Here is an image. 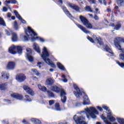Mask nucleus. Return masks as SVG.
Returning a JSON list of instances; mask_svg holds the SVG:
<instances>
[{"mask_svg": "<svg viewBox=\"0 0 124 124\" xmlns=\"http://www.w3.org/2000/svg\"><path fill=\"white\" fill-rule=\"evenodd\" d=\"M25 33L27 36H24V41H28L30 38H31V41H34L35 39H38L41 42H44L45 41L43 38L38 37L37 34H36L30 27H28L27 30H26Z\"/></svg>", "mask_w": 124, "mask_h": 124, "instance_id": "obj_1", "label": "nucleus"}, {"mask_svg": "<svg viewBox=\"0 0 124 124\" xmlns=\"http://www.w3.org/2000/svg\"><path fill=\"white\" fill-rule=\"evenodd\" d=\"M49 52L47 50V48L45 46L44 47L43 49L42 54H41V56L42 58L46 63L48 64V65H50L51 67H53L54 68H56V65L54 64V63L50 60L49 58Z\"/></svg>", "mask_w": 124, "mask_h": 124, "instance_id": "obj_2", "label": "nucleus"}, {"mask_svg": "<svg viewBox=\"0 0 124 124\" xmlns=\"http://www.w3.org/2000/svg\"><path fill=\"white\" fill-rule=\"evenodd\" d=\"M84 110L88 119H90V117H91L92 119H96V115H98L97 110L93 107H91L90 108H87Z\"/></svg>", "mask_w": 124, "mask_h": 124, "instance_id": "obj_3", "label": "nucleus"}, {"mask_svg": "<svg viewBox=\"0 0 124 124\" xmlns=\"http://www.w3.org/2000/svg\"><path fill=\"white\" fill-rule=\"evenodd\" d=\"M50 90L52 92H55V93L61 92L62 102L63 103H65L66 101V96H65V95H66V93H65V92L64 91V90H63V89H60V88H59V87H58V86L54 85L51 86Z\"/></svg>", "mask_w": 124, "mask_h": 124, "instance_id": "obj_4", "label": "nucleus"}, {"mask_svg": "<svg viewBox=\"0 0 124 124\" xmlns=\"http://www.w3.org/2000/svg\"><path fill=\"white\" fill-rule=\"evenodd\" d=\"M16 49L17 50L18 54L21 55L22 54V47L19 46H16L14 45L11 46L9 48V53L12 54V55H16Z\"/></svg>", "mask_w": 124, "mask_h": 124, "instance_id": "obj_5", "label": "nucleus"}, {"mask_svg": "<svg viewBox=\"0 0 124 124\" xmlns=\"http://www.w3.org/2000/svg\"><path fill=\"white\" fill-rule=\"evenodd\" d=\"M79 19L83 24L84 26H86L88 29H93V25L89 22V20L86 18L84 16H79Z\"/></svg>", "mask_w": 124, "mask_h": 124, "instance_id": "obj_6", "label": "nucleus"}, {"mask_svg": "<svg viewBox=\"0 0 124 124\" xmlns=\"http://www.w3.org/2000/svg\"><path fill=\"white\" fill-rule=\"evenodd\" d=\"M73 119L77 124H87L84 121H85V117L83 116L78 117L77 115H74Z\"/></svg>", "mask_w": 124, "mask_h": 124, "instance_id": "obj_7", "label": "nucleus"}, {"mask_svg": "<svg viewBox=\"0 0 124 124\" xmlns=\"http://www.w3.org/2000/svg\"><path fill=\"white\" fill-rule=\"evenodd\" d=\"M103 109H105V110H106V111H108V119L110 121V122H115L116 121V119L115 117H113V115L112 114V112H111V110H110V109H109V108L108 107H106L105 106H103Z\"/></svg>", "mask_w": 124, "mask_h": 124, "instance_id": "obj_8", "label": "nucleus"}, {"mask_svg": "<svg viewBox=\"0 0 124 124\" xmlns=\"http://www.w3.org/2000/svg\"><path fill=\"white\" fill-rule=\"evenodd\" d=\"M27 53H26V57L28 60L30 62H33V57L31 56V54L32 52H31V49L30 48H26Z\"/></svg>", "mask_w": 124, "mask_h": 124, "instance_id": "obj_9", "label": "nucleus"}, {"mask_svg": "<svg viewBox=\"0 0 124 124\" xmlns=\"http://www.w3.org/2000/svg\"><path fill=\"white\" fill-rule=\"evenodd\" d=\"M16 66V62L10 61L7 63V65L6 66V68H7V69H8L9 70H13V69H15Z\"/></svg>", "mask_w": 124, "mask_h": 124, "instance_id": "obj_10", "label": "nucleus"}, {"mask_svg": "<svg viewBox=\"0 0 124 124\" xmlns=\"http://www.w3.org/2000/svg\"><path fill=\"white\" fill-rule=\"evenodd\" d=\"M26 76H25V75L23 74H21L16 76V80H17L18 82L22 83V82H24V81L26 80Z\"/></svg>", "mask_w": 124, "mask_h": 124, "instance_id": "obj_11", "label": "nucleus"}, {"mask_svg": "<svg viewBox=\"0 0 124 124\" xmlns=\"http://www.w3.org/2000/svg\"><path fill=\"white\" fill-rule=\"evenodd\" d=\"M74 88L77 91V93L74 92L75 95L77 97H79V96L82 95V93H81V91H80V89H79V88H78V86H77V85L74 84Z\"/></svg>", "mask_w": 124, "mask_h": 124, "instance_id": "obj_12", "label": "nucleus"}, {"mask_svg": "<svg viewBox=\"0 0 124 124\" xmlns=\"http://www.w3.org/2000/svg\"><path fill=\"white\" fill-rule=\"evenodd\" d=\"M23 89L24 90L27 92L28 93H29V94H31V95H34V92L31 89L30 87L28 85H24L23 86Z\"/></svg>", "mask_w": 124, "mask_h": 124, "instance_id": "obj_13", "label": "nucleus"}, {"mask_svg": "<svg viewBox=\"0 0 124 124\" xmlns=\"http://www.w3.org/2000/svg\"><path fill=\"white\" fill-rule=\"evenodd\" d=\"M67 5L69 6V7L72 8V9H74L76 11H79V10H80V8L77 5H75V4L68 3Z\"/></svg>", "mask_w": 124, "mask_h": 124, "instance_id": "obj_14", "label": "nucleus"}, {"mask_svg": "<svg viewBox=\"0 0 124 124\" xmlns=\"http://www.w3.org/2000/svg\"><path fill=\"white\" fill-rule=\"evenodd\" d=\"M11 96L12 97L16 98V99H17L18 100H22V99H23V96L20 94L13 93L11 94Z\"/></svg>", "mask_w": 124, "mask_h": 124, "instance_id": "obj_15", "label": "nucleus"}, {"mask_svg": "<svg viewBox=\"0 0 124 124\" xmlns=\"http://www.w3.org/2000/svg\"><path fill=\"white\" fill-rule=\"evenodd\" d=\"M14 13H15L16 17L17 18V19H18V20H20L22 22V23H23V24H25V23H26V21L24 19H23V18H22V17H21V16H20V15H19V13H18V12H17V11H16V10H15L14 11Z\"/></svg>", "mask_w": 124, "mask_h": 124, "instance_id": "obj_16", "label": "nucleus"}, {"mask_svg": "<svg viewBox=\"0 0 124 124\" xmlns=\"http://www.w3.org/2000/svg\"><path fill=\"white\" fill-rule=\"evenodd\" d=\"M77 26H78V28L81 30L84 33H86V34H88V33H90L91 32L90 31H88L85 27H84L83 26L80 25V24H77Z\"/></svg>", "mask_w": 124, "mask_h": 124, "instance_id": "obj_17", "label": "nucleus"}, {"mask_svg": "<svg viewBox=\"0 0 124 124\" xmlns=\"http://www.w3.org/2000/svg\"><path fill=\"white\" fill-rule=\"evenodd\" d=\"M83 105H90V104H91L90 103V100L89 99V98L87 95H84L83 97Z\"/></svg>", "mask_w": 124, "mask_h": 124, "instance_id": "obj_18", "label": "nucleus"}, {"mask_svg": "<svg viewBox=\"0 0 124 124\" xmlns=\"http://www.w3.org/2000/svg\"><path fill=\"white\" fill-rule=\"evenodd\" d=\"M104 49L106 51V52H108L109 54V56L111 57H113L114 56V53L113 52H112V50H111V48L108 46H105Z\"/></svg>", "mask_w": 124, "mask_h": 124, "instance_id": "obj_19", "label": "nucleus"}, {"mask_svg": "<svg viewBox=\"0 0 124 124\" xmlns=\"http://www.w3.org/2000/svg\"><path fill=\"white\" fill-rule=\"evenodd\" d=\"M18 40V36H17V34L16 33L13 32L12 33V41L13 42H15V41H17Z\"/></svg>", "mask_w": 124, "mask_h": 124, "instance_id": "obj_20", "label": "nucleus"}, {"mask_svg": "<svg viewBox=\"0 0 124 124\" xmlns=\"http://www.w3.org/2000/svg\"><path fill=\"white\" fill-rule=\"evenodd\" d=\"M62 10H63L64 13H65V14H66V15L68 16V17H69V18H72V16H71V14H70L69 11L67 10V9H66V7H63Z\"/></svg>", "mask_w": 124, "mask_h": 124, "instance_id": "obj_21", "label": "nucleus"}, {"mask_svg": "<svg viewBox=\"0 0 124 124\" xmlns=\"http://www.w3.org/2000/svg\"><path fill=\"white\" fill-rule=\"evenodd\" d=\"M38 88L39 90L42 92H46L47 91V88L45 86H42L40 84L38 85Z\"/></svg>", "mask_w": 124, "mask_h": 124, "instance_id": "obj_22", "label": "nucleus"}, {"mask_svg": "<svg viewBox=\"0 0 124 124\" xmlns=\"http://www.w3.org/2000/svg\"><path fill=\"white\" fill-rule=\"evenodd\" d=\"M46 83L48 85H52L54 83V79L51 78H48L46 79Z\"/></svg>", "mask_w": 124, "mask_h": 124, "instance_id": "obj_23", "label": "nucleus"}, {"mask_svg": "<svg viewBox=\"0 0 124 124\" xmlns=\"http://www.w3.org/2000/svg\"><path fill=\"white\" fill-rule=\"evenodd\" d=\"M33 48L34 50L37 52V53H40V48H39V46H38V45L34 43L33 44Z\"/></svg>", "mask_w": 124, "mask_h": 124, "instance_id": "obj_24", "label": "nucleus"}, {"mask_svg": "<svg viewBox=\"0 0 124 124\" xmlns=\"http://www.w3.org/2000/svg\"><path fill=\"white\" fill-rule=\"evenodd\" d=\"M31 122L34 123V124H41V122L38 119L35 118H32L31 120Z\"/></svg>", "mask_w": 124, "mask_h": 124, "instance_id": "obj_25", "label": "nucleus"}, {"mask_svg": "<svg viewBox=\"0 0 124 124\" xmlns=\"http://www.w3.org/2000/svg\"><path fill=\"white\" fill-rule=\"evenodd\" d=\"M93 37L94 40H97V41H98V43H99V44H100V45H101V44H102V42L101 41V38H100V37L97 38L95 35H93Z\"/></svg>", "mask_w": 124, "mask_h": 124, "instance_id": "obj_26", "label": "nucleus"}, {"mask_svg": "<svg viewBox=\"0 0 124 124\" xmlns=\"http://www.w3.org/2000/svg\"><path fill=\"white\" fill-rule=\"evenodd\" d=\"M1 75L3 78H7V80L8 79V76H9V74H8V73L6 72H3L1 73Z\"/></svg>", "mask_w": 124, "mask_h": 124, "instance_id": "obj_27", "label": "nucleus"}, {"mask_svg": "<svg viewBox=\"0 0 124 124\" xmlns=\"http://www.w3.org/2000/svg\"><path fill=\"white\" fill-rule=\"evenodd\" d=\"M0 26H3V27H5V26H6L4 20L1 17H0Z\"/></svg>", "mask_w": 124, "mask_h": 124, "instance_id": "obj_28", "label": "nucleus"}, {"mask_svg": "<svg viewBox=\"0 0 124 124\" xmlns=\"http://www.w3.org/2000/svg\"><path fill=\"white\" fill-rule=\"evenodd\" d=\"M57 66L61 70H64V71L65 70V68H64V67H63V65H62V63L60 62L57 63Z\"/></svg>", "mask_w": 124, "mask_h": 124, "instance_id": "obj_29", "label": "nucleus"}, {"mask_svg": "<svg viewBox=\"0 0 124 124\" xmlns=\"http://www.w3.org/2000/svg\"><path fill=\"white\" fill-rule=\"evenodd\" d=\"M6 89V84L4 83L2 84H0V90L1 91H3Z\"/></svg>", "mask_w": 124, "mask_h": 124, "instance_id": "obj_30", "label": "nucleus"}, {"mask_svg": "<svg viewBox=\"0 0 124 124\" xmlns=\"http://www.w3.org/2000/svg\"><path fill=\"white\" fill-rule=\"evenodd\" d=\"M31 71H32L33 73H34V74L36 75V76H40V73H39L38 71H37V70L36 69H32Z\"/></svg>", "mask_w": 124, "mask_h": 124, "instance_id": "obj_31", "label": "nucleus"}, {"mask_svg": "<svg viewBox=\"0 0 124 124\" xmlns=\"http://www.w3.org/2000/svg\"><path fill=\"white\" fill-rule=\"evenodd\" d=\"M47 93L49 97H55V94L51 91H47Z\"/></svg>", "mask_w": 124, "mask_h": 124, "instance_id": "obj_32", "label": "nucleus"}, {"mask_svg": "<svg viewBox=\"0 0 124 124\" xmlns=\"http://www.w3.org/2000/svg\"><path fill=\"white\" fill-rule=\"evenodd\" d=\"M85 10H86V11H88L89 12H93V11L92 10V8L89 6H86L85 7Z\"/></svg>", "mask_w": 124, "mask_h": 124, "instance_id": "obj_33", "label": "nucleus"}, {"mask_svg": "<svg viewBox=\"0 0 124 124\" xmlns=\"http://www.w3.org/2000/svg\"><path fill=\"white\" fill-rule=\"evenodd\" d=\"M118 123L120 124H124V119L121 118H117V119Z\"/></svg>", "mask_w": 124, "mask_h": 124, "instance_id": "obj_34", "label": "nucleus"}, {"mask_svg": "<svg viewBox=\"0 0 124 124\" xmlns=\"http://www.w3.org/2000/svg\"><path fill=\"white\" fill-rule=\"evenodd\" d=\"M12 2V3H17V1L16 0H6L4 2V3L5 4L6 2H7V3H10V2Z\"/></svg>", "mask_w": 124, "mask_h": 124, "instance_id": "obj_35", "label": "nucleus"}, {"mask_svg": "<svg viewBox=\"0 0 124 124\" xmlns=\"http://www.w3.org/2000/svg\"><path fill=\"white\" fill-rule=\"evenodd\" d=\"M55 109L56 111H61V108L60 107V104L59 103L55 104Z\"/></svg>", "mask_w": 124, "mask_h": 124, "instance_id": "obj_36", "label": "nucleus"}, {"mask_svg": "<svg viewBox=\"0 0 124 124\" xmlns=\"http://www.w3.org/2000/svg\"><path fill=\"white\" fill-rule=\"evenodd\" d=\"M14 27L15 30H17L19 29V27L18 26V24L17 23V21H15L14 22Z\"/></svg>", "mask_w": 124, "mask_h": 124, "instance_id": "obj_37", "label": "nucleus"}, {"mask_svg": "<svg viewBox=\"0 0 124 124\" xmlns=\"http://www.w3.org/2000/svg\"><path fill=\"white\" fill-rule=\"evenodd\" d=\"M116 63H117V64L118 65H119L120 66H121L122 68H124V63L123 62H120L119 61H116Z\"/></svg>", "mask_w": 124, "mask_h": 124, "instance_id": "obj_38", "label": "nucleus"}, {"mask_svg": "<svg viewBox=\"0 0 124 124\" xmlns=\"http://www.w3.org/2000/svg\"><path fill=\"white\" fill-rule=\"evenodd\" d=\"M117 3L121 6L122 3H124V0H117Z\"/></svg>", "mask_w": 124, "mask_h": 124, "instance_id": "obj_39", "label": "nucleus"}, {"mask_svg": "<svg viewBox=\"0 0 124 124\" xmlns=\"http://www.w3.org/2000/svg\"><path fill=\"white\" fill-rule=\"evenodd\" d=\"M62 78H63V79H62V81H63L64 83H67V79L65 78V76H64V75H63L62 76Z\"/></svg>", "mask_w": 124, "mask_h": 124, "instance_id": "obj_40", "label": "nucleus"}, {"mask_svg": "<svg viewBox=\"0 0 124 124\" xmlns=\"http://www.w3.org/2000/svg\"><path fill=\"white\" fill-rule=\"evenodd\" d=\"M122 27L121 24H117L115 26V29L118 31L120 29V28Z\"/></svg>", "mask_w": 124, "mask_h": 124, "instance_id": "obj_41", "label": "nucleus"}, {"mask_svg": "<svg viewBox=\"0 0 124 124\" xmlns=\"http://www.w3.org/2000/svg\"><path fill=\"white\" fill-rule=\"evenodd\" d=\"M25 98H26L25 99H26L27 101H31V98H30V97L28 95H25Z\"/></svg>", "mask_w": 124, "mask_h": 124, "instance_id": "obj_42", "label": "nucleus"}, {"mask_svg": "<svg viewBox=\"0 0 124 124\" xmlns=\"http://www.w3.org/2000/svg\"><path fill=\"white\" fill-rule=\"evenodd\" d=\"M5 32H6L7 35H10L11 33V34H12V33L13 32V31L5 30Z\"/></svg>", "mask_w": 124, "mask_h": 124, "instance_id": "obj_43", "label": "nucleus"}, {"mask_svg": "<svg viewBox=\"0 0 124 124\" xmlns=\"http://www.w3.org/2000/svg\"><path fill=\"white\" fill-rule=\"evenodd\" d=\"M87 39L89 41H90L92 43H94V41H93V40L92 38H91L90 36H87Z\"/></svg>", "mask_w": 124, "mask_h": 124, "instance_id": "obj_44", "label": "nucleus"}, {"mask_svg": "<svg viewBox=\"0 0 124 124\" xmlns=\"http://www.w3.org/2000/svg\"><path fill=\"white\" fill-rule=\"evenodd\" d=\"M102 1L103 2L104 4L105 5H106V1H105V0H99V2H100V3L101 4H102V3H103Z\"/></svg>", "mask_w": 124, "mask_h": 124, "instance_id": "obj_45", "label": "nucleus"}, {"mask_svg": "<svg viewBox=\"0 0 124 124\" xmlns=\"http://www.w3.org/2000/svg\"><path fill=\"white\" fill-rule=\"evenodd\" d=\"M54 103H55V100H51L49 101V104L50 106L53 105V104H54Z\"/></svg>", "mask_w": 124, "mask_h": 124, "instance_id": "obj_46", "label": "nucleus"}, {"mask_svg": "<svg viewBox=\"0 0 124 124\" xmlns=\"http://www.w3.org/2000/svg\"><path fill=\"white\" fill-rule=\"evenodd\" d=\"M105 123L106 124H112V123H111V122L108 121V120H106L105 121ZM113 124H118L117 123H113Z\"/></svg>", "mask_w": 124, "mask_h": 124, "instance_id": "obj_47", "label": "nucleus"}, {"mask_svg": "<svg viewBox=\"0 0 124 124\" xmlns=\"http://www.w3.org/2000/svg\"><path fill=\"white\" fill-rule=\"evenodd\" d=\"M94 19L96 21H98L99 20V17H98V16L95 15L94 16Z\"/></svg>", "mask_w": 124, "mask_h": 124, "instance_id": "obj_48", "label": "nucleus"}, {"mask_svg": "<svg viewBox=\"0 0 124 124\" xmlns=\"http://www.w3.org/2000/svg\"><path fill=\"white\" fill-rule=\"evenodd\" d=\"M8 9L7 8L5 7H3L2 8V11L3 12H7Z\"/></svg>", "mask_w": 124, "mask_h": 124, "instance_id": "obj_49", "label": "nucleus"}, {"mask_svg": "<svg viewBox=\"0 0 124 124\" xmlns=\"http://www.w3.org/2000/svg\"><path fill=\"white\" fill-rule=\"evenodd\" d=\"M90 3H95V0H88Z\"/></svg>", "mask_w": 124, "mask_h": 124, "instance_id": "obj_50", "label": "nucleus"}, {"mask_svg": "<svg viewBox=\"0 0 124 124\" xmlns=\"http://www.w3.org/2000/svg\"><path fill=\"white\" fill-rule=\"evenodd\" d=\"M97 109H98V110H99V111H101V112L103 111L102 108H101L100 107H97Z\"/></svg>", "mask_w": 124, "mask_h": 124, "instance_id": "obj_51", "label": "nucleus"}, {"mask_svg": "<svg viewBox=\"0 0 124 124\" xmlns=\"http://www.w3.org/2000/svg\"><path fill=\"white\" fill-rule=\"evenodd\" d=\"M7 17V18H10L11 17V13H8Z\"/></svg>", "mask_w": 124, "mask_h": 124, "instance_id": "obj_52", "label": "nucleus"}, {"mask_svg": "<svg viewBox=\"0 0 124 124\" xmlns=\"http://www.w3.org/2000/svg\"><path fill=\"white\" fill-rule=\"evenodd\" d=\"M22 123H23V124H29V123L27 122V121H26L25 120H23V121H22Z\"/></svg>", "mask_w": 124, "mask_h": 124, "instance_id": "obj_53", "label": "nucleus"}, {"mask_svg": "<svg viewBox=\"0 0 124 124\" xmlns=\"http://www.w3.org/2000/svg\"><path fill=\"white\" fill-rule=\"evenodd\" d=\"M41 64V62H38V63H37V66L39 68H40L41 67V66H40Z\"/></svg>", "mask_w": 124, "mask_h": 124, "instance_id": "obj_54", "label": "nucleus"}, {"mask_svg": "<svg viewBox=\"0 0 124 124\" xmlns=\"http://www.w3.org/2000/svg\"><path fill=\"white\" fill-rule=\"evenodd\" d=\"M76 106H77V107H79V106H81V103H78L76 104Z\"/></svg>", "mask_w": 124, "mask_h": 124, "instance_id": "obj_55", "label": "nucleus"}, {"mask_svg": "<svg viewBox=\"0 0 124 124\" xmlns=\"http://www.w3.org/2000/svg\"><path fill=\"white\" fill-rule=\"evenodd\" d=\"M58 2H59V3H61V4H62V0H59L58 1Z\"/></svg>", "mask_w": 124, "mask_h": 124, "instance_id": "obj_56", "label": "nucleus"}, {"mask_svg": "<svg viewBox=\"0 0 124 124\" xmlns=\"http://www.w3.org/2000/svg\"><path fill=\"white\" fill-rule=\"evenodd\" d=\"M11 19H12V20H15V16H12Z\"/></svg>", "mask_w": 124, "mask_h": 124, "instance_id": "obj_57", "label": "nucleus"}, {"mask_svg": "<svg viewBox=\"0 0 124 124\" xmlns=\"http://www.w3.org/2000/svg\"><path fill=\"white\" fill-rule=\"evenodd\" d=\"M49 71L50 72H53V71H54V69H50V70H49Z\"/></svg>", "mask_w": 124, "mask_h": 124, "instance_id": "obj_58", "label": "nucleus"}, {"mask_svg": "<svg viewBox=\"0 0 124 124\" xmlns=\"http://www.w3.org/2000/svg\"><path fill=\"white\" fill-rule=\"evenodd\" d=\"M109 26H110V27H112V26H114V24L113 23H110L109 24Z\"/></svg>", "mask_w": 124, "mask_h": 124, "instance_id": "obj_59", "label": "nucleus"}, {"mask_svg": "<svg viewBox=\"0 0 124 124\" xmlns=\"http://www.w3.org/2000/svg\"><path fill=\"white\" fill-rule=\"evenodd\" d=\"M102 119H103V120H106V118H105L103 116H102Z\"/></svg>", "mask_w": 124, "mask_h": 124, "instance_id": "obj_60", "label": "nucleus"}, {"mask_svg": "<svg viewBox=\"0 0 124 124\" xmlns=\"http://www.w3.org/2000/svg\"><path fill=\"white\" fill-rule=\"evenodd\" d=\"M88 15L90 16V17H93V14H89Z\"/></svg>", "mask_w": 124, "mask_h": 124, "instance_id": "obj_61", "label": "nucleus"}, {"mask_svg": "<svg viewBox=\"0 0 124 124\" xmlns=\"http://www.w3.org/2000/svg\"><path fill=\"white\" fill-rule=\"evenodd\" d=\"M33 79H35L36 80H37V78H36V77H33Z\"/></svg>", "mask_w": 124, "mask_h": 124, "instance_id": "obj_62", "label": "nucleus"}, {"mask_svg": "<svg viewBox=\"0 0 124 124\" xmlns=\"http://www.w3.org/2000/svg\"><path fill=\"white\" fill-rule=\"evenodd\" d=\"M107 11L108 12H110V11H111V10H110V9H108Z\"/></svg>", "mask_w": 124, "mask_h": 124, "instance_id": "obj_63", "label": "nucleus"}, {"mask_svg": "<svg viewBox=\"0 0 124 124\" xmlns=\"http://www.w3.org/2000/svg\"><path fill=\"white\" fill-rule=\"evenodd\" d=\"M98 10H99V9H98V8H96L95 9L96 12H97V11H98Z\"/></svg>", "mask_w": 124, "mask_h": 124, "instance_id": "obj_64", "label": "nucleus"}]
</instances>
